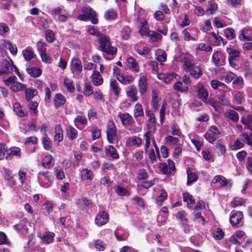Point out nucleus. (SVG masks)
<instances>
[{"instance_id": "3", "label": "nucleus", "mask_w": 252, "mask_h": 252, "mask_svg": "<svg viewBox=\"0 0 252 252\" xmlns=\"http://www.w3.org/2000/svg\"><path fill=\"white\" fill-rule=\"evenodd\" d=\"M226 52L228 54V60L229 64L232 67L237 65L240 58V50L233 48L231 46H227Z\"/></svg>"}, {"instance_id": "35", "label": "nucleus", "mask_w": 252, "mask_h": 252, "mask_svg": "<svg viewBox=\"0 0 252 252\" xmlns=\"http://www.w3.org/2000/svg\"><path fill=\"white\" fill-rule=\"evenodd\" d=\"M141 143V139L136 136L129 137L126 141V144L129 146H136L139 147Z\"/></svg>"}, {"instance_id": "1", "label": "nucleus", "mask_w": 252, "mask_h": 252, "mask_svg": "<svg viewBox=\"0 0 252 252\" xmlns=\"http://www.w3.org/2000/svg\"><path fill=\"white\" fill-rule=\"evenodd\" d=\"M105 28L95 30V36L98 38L99 44L98 48L108 55L114 56L117 53V48L112 45L110 38L105 34Z\"/></svg>"}, {"instance_id": "57", "label": "nucleus", "mask_w": 252, "mask_h": 252, "mask_svg": "<svg viewBox=\"0 0 252 252\" xmlns=\"http://www.w3.org/2000/svg\"><path fill=\"white\" fill-rule=\"evenodd\" d=\"M25 88L24 84L16 81L10 89L13 92H18L23 90Z\"/></svg>"}, {"instance_id": "16", "label": "nucleus", "mask_w": 252, "mask_h": 252, "mask_svg": "<svg viewBox=\"0 0 252 252\" xmlns=\"http://www.w3.org/2000/svg\"><path fill=\"white\" fill-rule=\"evenodd\" d=\"M23 56L26 61H30L32 59L36 58V55L33 50L30 47H27L22 51Z\"/></svg>"}, {"instance_id": "50", "label": "nucleus", "mask_w": 252, "mask_h": 252, "mask_svg": "<svg viewBox=\"0 0 252 252\" xmlns=\"http://www.w3.org/2000/svg\"><path fill=\"white\" fill-rule=\"evenodd\" d=\"M173 88L179 92H186L188 91V87L184 86L181 81H178L173 85Z\"/></svg>"}, {"instance_id": "46", "label": "nucleus", "mask_w": 252, "mask_h": 252, "mask_svg": "<svg viewBox=\"0 0 252 252\" xmlns=\"http://www.w3.org/2000/svg\"><path fill=\"white\" fill-rule=\"evenodd\" d=\"M117 16V14L113 9H109L104 13V17L107 20H112L115 19Z\"/></svg>"}, {"instance_id": "22", "label": "nucleus", "mask_w": 252, "mask_h": 252, "mask_svg": "<svg viewBox=\"0 0 252 252\" xmlns=\"http://www.w3.org/2000/svg\"><path fill=\"white\" fill-rule=\"evenodd\" d=\"M115 236L118 241H125L127 240L128 233L126 231H123L121 228H117L115 231Z\"/></svg>"}, {"instance_id": "60", "label": "nucleus", "mask_w": 252, "mask_h": 252, "mask_svg": "<svg viewBox=\"0 0 252 252\" xmlns=\"http://www.w3.org/2000/svg\"><path fill=\"white\" fill-rule=\"evenodd\" d=\"M37 50L39 52V54H40L41 53L46 52L47 50V45L46 43L38 41L37 42Z\"/></svg>"}, {"instance_id": "38", "label": "nucleus", "mask_w": 252, "mask_h": 252, "mask_svg": "<svg viewBox=\"0 0 252 252\" xmlns=\"http://www.w3.org/2000/svg\"><path fill=\"white\" fill-rule=\"evenodd\" d=\"M224 115L226 117L235 123H237L239 120L238 114L234 110H229L227 111L225 113Z\"/></svg>"}, {"instance_id": "31", "label": "nucleus", "mask_w": 252, "mask_h": 252, "mask_svg": "<svg viewBox=\"0 0 252 252\" xmlns=\"http://www.w3.org/2000/svg\"><path fill=\"white\" fill-rule=\"evenodd\" d=\"M53 158L49 155H46L42 160V165L46 168H49L54 165Z\"/></svg>"}, {"instance_id": "34", "label": "nucleus", "mask_w": 252, "mask_h": 252, "mask_svg": "<svg viewBox=\"0 0 252 252\" xmlns=\"http://www.w3.org/2000/svg\"><path fill=\"white\" fill-rule=\"evenodd\" d=\"M183 200L187 203V207L189 208H192L195 203L193 196L188 192L183 194Z\"/></svg>"}, {"instance_id": "23", "label": "nucleus", "mask_w": 252, "mask_h": 252, "mask_svg": "<svg viewBox=\"0 0 252 252\" xmlns=\"http://www.w3.org/2000/svg\"><path fill=\"white\" fill-rule=\"evenodd\" d=\"M65 102V98L61 93L56 94L54 98V103L56 108L63 105Z\"/></svg>"}, {"instance_id": "17", "label": "nucleus", "mask_w": 252, "mask_h": 252, "mask_svg": "<svg viewBox=\"0 0 252 252\" xmlns=\"http://www.w3.org/2000/svg\"><path fill=\"white\" fill-rule=\"evenodd\" d=\"M50 14L54 17H55L56 16H59V20L61 21H64L66 20L68 15L67 13H63L62 8L61 7H58L51 10L50 11Z\"/></svg>"}, {"instance_id": "32", "label": "nucleus", "mask_w": 252, "mask_h": 252, "mask_svg": "<svg viewBox=\"0 0 252 252\" xmlns=\"http://www.w3.org/2000/svg\"><path fill=\"white\" fill-rule=\"evenodd\" d=\"M208 36L210 42L215 45H219L221 41L223 40V38L221 36L217 35L214 32H210Z\"/></svg>"}, {"instance_id": "29", "label": "nucleus", "mask_w": 252, "mask_h": 252, "mask_svg": "<svg viewBox=\"0 0 252 252\" xmlns=\"http://www.w3.org/2000/svg\"><path fill=\"white\" fill-rule=\"evenodd\" d=\"M187 172L188 175V185H190L192 183L197 181V176L192 168H188Z\"/></svg>"}, {"instance_id": "62", "label": "nucleus", "mask_w": 252, "mask_h": 252, "mask_svg": "<svg viewBox=\"0 0 252 252\" xmlns=\"http://www.w3.org/2000/svg\"><path fill=\"white\" fill-rule=\"evenodd\" d=\"M148 36L151 38L153 42L160 40L162 37L160 33L154 31H151Z\"/></svg>"}, {"instance_id": "30", "label": "nucleus", "mask_w": 252, "mask_h": 252, "mask_svg": "<svg viewBox=\"0 0 252 252\" xmlns=\"http://www.w3.org/2000/svg\"><path fill=\"white\" fill-rule=\"evenodd\" d=\"M144 113L142 105L139 103H137L135 105L133 109L134 117L135 118L141 117L144 116Z\"/></svg>"}, {"instance_id": "33", "label": "nucleus", "mask_w": 252, "mask_h": 252, "mask_svg": "<svg viewBox=\"0 0 252 252\" xmlns=\"http://www.w3.org/2000/svg\"><path fill=\"white\" fill-rule=\"evenodd\" d=\"M27 72L32 77L36 78L41 75L42 71L39 67H32L27 68Z\"/></svg>"}, {"instance_id": "37", "label": "nucleus", "mask_w": 252, "mask_h": 252, "mask_svg": "<svg viewBox=\"0 0 252 252\" xmlns=\"http://www.w3.org/2000/svg\"><path fill=\"white\" fill-rule=\"evenodd\" d=\"M160 98H159L158 93L155 91L152 93V105L153 109L157 110L159 107V101Z\"/></svg>"}, {"instance_id": "64", "label": "nucleus", "mask_w": 252, "mask_h": 252, "mask_svg": "<svg viewBox=\"0 0 252 252\" xmlns=\"http://www.w3.org/2000/svg\"><path fill=\"white\" fill-rule=\"evenodd\" d=\"M241 122L247 127H249V126H252L251 125L252 124V115H248L247 118H242Z\"/></svg>"}, {"instance_id": "44", "label": "nucleus", "mask_w": 252, "mask_h": 252, "mask_svg": "<svg viewBox=\"0 0 252 252\" xmlns=\"http://www.w3.org/2000/svg\"><path fill=\"white\" fill-rule=\"evenodd\" d=\"M157 60L160 62L163 63L166 60V54L165 52L161 49H158L156 52Z\"/></svg>"}, {"instance_id": "54", "label": "nucleus", "mask_w": 252, "mask_h": 252, "mask_svg": "<svg viewBox=\"0 0 252 252\" xmlns=\"http://www.w3.org/2000/svg\"><path fill=\"white\" fill-rule=\"evenodd\" d=\"M197 51H202L205 52L212 51V48L209 45L204 43H200L197 44L196 48Z\"/></svg>"}, {"instance_id": "42", "label": "nucleus", "mask_w": 252, "mask_h": 252, "mask_svg": "<svg viewBox=\"0 0 252 252\" xmlns=\"http://www.w3.org/2000/svg\"><path fill=\"white\" fill-rule=\"evenodd\" d=\"M4 46L8 48L10 52L13 55H15L17 53V48L16 45L12 44L8 40H3Z\"/></svg>"}, {"instance_id": "20", "label": "nucleus", "mask_w": 252, "mask_h": 252, "mask_svg": "<svg viewBox=\"0 0 252 252\" xmlns=\"http://www.w3.org/2000/svg\"><path fill=\"white\" fill-rule=\"evenodd\" d=\"M243 217V215L241 212H238L232 214L230 217L229 219L230 223L234 226L237 225L240 223Z\"/></svg>"}, {"instance_id": "26", "label": "nucleus", "mask_w": 252, "mask_h": 252, "mask_svg": "<svg viewBox=\"0 0 252 252\" xmlns=\"http://www.w3.org/2000/svg\"><path fill=\"white\" fill-rule=\"evenodd\" d=\"M157 121H147L146 126L147 128V132L145 134L151 135L154 133L156 129Z\"/></svg>"}, {"instance_id": "10", "label": "nucleus", "mask_w": 252, "mask_h": 252, "mask_svg": "<svg viewBox=\"0 0 252 252\" xmlns=\"http://www.w3.org/2000/svg\"><path fill=\"white\" fill-rule=\"evenodd\" d=\"M109 219V214L105 211L99 212L95 216V224L101 226L105 224Z\"/></svg>"}, {"instance_id": "48", "label": "nucleus", "mask_w": 252, "mask_h": 252, "mask_svg": "<svg viewBox=\"0 0 252 252\" xmlns=\"http://www.w3.org/2000/svg\"><path fill=\"white\" fill-rule=\"evenodd\" d=\"M117 79L121 83L125 85L129 84L133 81V78L131 76L119 75Z\"/></svg>"}, {"instance_id": "43", "label": "nucleus", "mask_w": 252, "mask_h": 252, "mask_svg": "<svg viewBox=\"0 0 252 252\" xmlns=\"http://www.w3.org/2000/svg\"><path fill=\"white\" fill-rule=\"evenodd\" d=\"M150 32L147 25V21H144L142 22L141 27L139 30L140 34L142 36H148Z\"/></svg>"}, {"instance_id": "24", "label": "nucleus", "mask_w": 252, "mask_h": 252, "mask_svg": "<svg viewBox=\"0 0 252 252\" xmlns=\"http://www.w3.org/2000/svg\"><path fill=\"white\" fill-rule=\"evenodd\" d=\"M189 72L193 78L196 79L200 78L203 74L201 68L197 65H194L192 67Z\"/></svg>"}, {"instance_id": "51", "label": "nucleus", "mask_w": 252, "mask_h": 252, "mask_svg": "<svg viewBox=\"0 0 252 252\" xmlns=\"http://www.w3.org/2000/svg\"><path fill=\"white\" fill-rule=\"evenodd\" d=\"M225 35L229 40H232L235 38L236 34L235 30L231 28H228L224 31Z\"/></svg>"}, {"instance_id": "19", "label": "nucleus", "mask_w": 252, "mask_h": 252, "mask_svg": "<svg viewBox=\"0 0 252 252\" xmlns=\"http://www.w3.org/2000/svg\"><path fill=\"white\" fill-rule=\"evenodd\" d=\"M180 59V61L183 63V68L186 72H189L190 69L195 65L188 57H183Z\"/></svg>"}, {"instance_id": "18", "label": "nucleus", "mask_w": 252, "mask_h": 252, "mask_svg": "<svg viewBox=\"0 0 252 252\" xmlns=\"http://www.w3.org/2000/svg\"><path fill=\"white\" fill-rule=\"evenodd\" d=\"M197 92L199 97L204 102H206L207 101V98L208 96V92L207 90L204 88V86L201 84L199 83L197 85Z\"/></svg>"}, {"instance_id": "14", "label": "nucleus", "mask_w": 252, "mask_h": 252, "mask_svg": "<svg viewBox=\"0 0 252 252\" xmlns=\"http://www.w3.org/2000/svg\"><path fill=\"white\" fill-rule=\"evenodd\" d=\"M153 144L154 146L155 151L154 149H152L150 153L149 154V158L151 160V162L154 163L155 162H156L157 161V159H158L159 160L160 159V157L159 154V152L158 150V148L157 145L156 144V142L155 140H153L152 141Z\"/></svg>"}, {"instance_id": "49", "label": "nucleus", "mask_w": 252, "mask_h": 252, "mask_svg": "<svg viewBox=\"0 0 252 252\" xmlns=\"http://www.w3.org/2000/svg\"><path fill=\"white\" fill-rule=\"evenodd\" d=\"M110 88L116 95H119L120 89L118 87V83L115 79H111Z\"/></svg>"}, {"instance_id": "40", "label": "nucleus", "mask_w": 252, "mask_h": 252, "mask_svg": "<svg viewBox=\"0 0 252 252\" xmlns=\"http://www.w3.org/2000/svg\"><path fill=\"white\" fill-rule=\"evenodd\" d=\"M63 85L67 91L73 93L75 91V87L73 81L68 78H65L63 80Z\"/></svg>"}, {"instance_id": "58", "label": "nucleus", "mask_w": 252, "mask_h": 252, "mask_svg": "<svg viewBox=\"0 0 252 252\" xmlns=\"http://www.w3.org/2000/svg\"><path fill=\"white\" fill-rule=\"evenodd\" d=\"M187 217V214L184 211H179L176 215V218L183 222H187L188 219Z\"/></svg>"}, {"instance_id": "4", "label": "nucleus", "mask_w": 252, "mask_h": 252, "mask_svg": "<svg viewBox=\"0 0 252 252\" xmlns=\"http://www.w3.org/2000/svg\"><path fill=\"white\" fill-rule=\"evenodd\" d=\"M106 132L107 139L109 143H113L118 140V137L116 133V127L112 121H109L108 122Z\"/></svg>"}, {"instance_id": "55", "label": "nucleus", "mask_w": 252, "mask_h": 252, "mask_svg": "<svg viewBox=\"0 0 252 252\" xmlns=\"http://www.w3.org/2000/svg\"><path fill=\"white\" fill-rule=\"evenodd\" d=\"M67 135L71 140L75 139L77 135V131L74 127L69 126L66 129Z\"/></svg>"}, {"instance_id": "56", "label": "nucleus", "mask_w": 252, "mask_h": 252, "mask_svg": "<svg viewBox=\"0 0 252 252\" xmlns=\"http://www.w3.org/2000/svg\"><path fill=\"white\" fill-rule=\"evenodd\" d=\"M81 177L83 180H92L93 178V173L91 170L85 169L81 172Z\"/></svg>"}, {"instance_id": "13", "label": "nucleus", "mask_w": 252, "mask_h": 252, "mask_svg": "<svg viewBox=\"0 0 252 252\" xmlns=\"http://www.w3.org/2000/svg\"><path fill=\"white\" fill-rule=\"evenodd\" d=\"M147 78L145 75H142L139 79L138 87L141 95L145 94L147 90Z\"/></svg>"}, {"instance_id": "2", "label": "nucleus", "mask_w": 252, "mask_h": 252, "mask_svg": "<svg viewBox=\"0 0 252 252\" xmlns=\"http://www.w3.org/2000/svg\"><path fill=\"white\" fill-rule=\"evenodd\" d=\"M37 178L40 186L45 188L50 187L54 181V176L49 171L39 172Z\"/></svg>"}, {"instance_id": "6", "label": "nucleus", "mask_w": 252, "mask_h": 252, "mask_svg": "<svg viewBox=\"0 0 252 252\" xmlns=\"http://www.w3.org/2000/svg\"><path fill=\"white\" fill-rule=\"evenodd\" d=\"M0 68L2 69L3 72L8 73L13 71V68H15L16 73L18 75V69L14 65L11 60H4L0 63Z\"/></svg>"}, {"instance_id": "7", "label": "nucleus", "mask_w": 252, "mask_h": 252, "mask_svg": "<svg viewBox=\"0 0 252 252\" xmlns=\"http://www.w3.org/2000/svg\"><path fill=\"white\" fill-rule=\"evenodd\" d=\"M70 67L73 73L76 74L80 73L83 69V66L81 60L75 57L72 58L70 61Z\"/></svg>"}, {"instance_id": "59", "label": "nucleus", "mask_w": 252, "mask_h": 252, "mask_svg": "<svg viewBox=\"0 0 252 252\" xmlns=\"http://www.w3.org/2000/svg\"><path fill=\"white\" fill-rule=\"evenodd\" d=\"M116 192L121 196H128L129 193L127 190L124 187L118 186L115 189Z\"/></svg>"}, {"instance_id": "36", "label": "nucleus", "mask_w": 252, "mask_h": 252, "mask_svg": "<svg viewBox=\"0 0 252 252\" xmlns=\"http://www.w3.org/2000/svg\"><path fill=\"white\" fill-rule=\"evenodd\" d=\"M55 140L58 142H61L62 141L63 138V131L60 125H57L55 127Z\"/></svg>"}, {"instance_id": "28", "label": "nucleus", "mask_w": 252, "mask_h": 252, "mask_svg": "<svg viewBox=\"0 0 252 252\" xmlns=\"http://www.w3.org/2000/svg\"><path fill=\"white\" fill-rule=\"evenodd\" d=\"M55 234L51 232H46L41 237L42 242L45 244H49L52 243L54 240Z\"/></svg>"}, {"instance_id": "12", "label": "nucleus", "mask_w": 252, "mask_h": 252, "mask_svg": "<svg viewBox=\"0 0 252 252\" xmlns=\"http://www.w3.org/2000/svg\"><path fill=\"white\" fill-rule=\"evenodd\" d=\"M137 90L136 87L134 85L128 86L126 89V96L132 101L136 102L138 100L137 96Z\"/></svg>"}, {"instance_id": "52", "label": "nucleus", "mask_w": 252, "mask_h": 252, "mask_svg": "<svg viewBox=\"0 0 252 252\" xmlns=\"http://www.w3.org/2000/svg\"><path fill=\"white\" fill-rule=\"evenodd\" d=\"M37 94V91L35 89H26L25 90L26 99L27 101H30Z\"/></svg>"}, {"instance_id": "9", "label": "nucleus", "mask_w": 252, "mask_h": 252, "mask_svg": "<svg viewBox=\"0 0 252 252\" xmlns=\"http://www.w3.org/2000/svg\"><path fill=\"white\" fill-rule=\"evenodd\" d=\"M238 37L242 41H252V28L245 27L241 29L239 32Z\"/></svg>"}, {"instance_id": "47", "label": "nucleus", "mask_w": 252, "mask_h": 252, "mask_svg": "<svg viewBox=\"0 0 252 252\" xmlns=\"http://www.w3.org/2000/svg\"><path fill=\"white\" fill-rule=\"evenodd\" d=\"M236 77V75L232 72H228L224 75L222 76L220 79L224 81L226 83H229Z\"/></svg>"}, {"instance_id": "8", "label": "nucleus", "mask_w": 252, "mask_h": 252, "mask_svg": "<svg viewBox=\"0 0 252 252\" xmlns=\"http://www.w3.org/2000/svg\"><path fill=\"white\" fill-rule=\"evenodd\" d=\"M220 134L218 128L215 126H211L204 137L209 142L212 143L218 138Z\"/></svg>"}, {"instance_id": "5", "label": "nucleus", "mask_w": 252, "mask_h": 252, "mask_svg": "<svg viewBox=\"0 0 252 252\" xmlns=\"http://www.w3.org/2000/svg\"><path fill=\"white\" fill-rule=\"evenodd\" d=\"M81 13L78 16V19L82 21L91 20L92 23H94V11L90 7L84 6L81 9Z\"/></svg>"}, {"instance_id": "61", "label": "nucleus", "mask_w": 252, "mask_h": 252, "mask_svg": "<svg viewBox=\"0 0 252 252\" xmlns=\"http://www.w3.org/2000/svg\"><path fill=\"white\" fill-rule=\"evenodd\" d=\"M167 193L166 191L161 189L160 190V194L157 197V202L158 205H160L161 203L164 201L167 198Z\"/></svg>"}, {"instance_id": "63", "label": "nucleus", "mask_w": 252, "mask_h": 252, "mask_svg": "<svg viewBox=\"0 0 252 252\" xmlns=\"http://www.w3.org/2000/svg\"><path fill=\"white\" fill-rule=\"evenodd\" d=\"M244 146V144L240 140L237 139L235 140L233 145L231 146V149L233 151L238 150L242 148Z\"/></svg>"}, {"instance_id": "11", "label": "nucleus", "mask_w": 252, "mask_h": 252, "mask_svg": "<svg viewBox=\"0 0 252 252\" xmlns=\"http://www.w3.org/2000/svg\"><path fill=\"white\" fill-rule=\"evenodd\" d=\"M212 61L216 66H222L225 63V57L220 51H216L214 52L212 56Z\"/></svg>"}, {"instance_id": "45", "label": "nucleus", "mask_w": 252, "mask_h": 252, "mask_svg": "<svg viewBox=\"0 0 252 252\" xmlns=\"http://www.w3.org/2000/svg\"><path fill=\"white\" fill-rule=\"evenodd\" d=\"M105 150L107 154H109L114 159L119 158V155L117 150L112 146L108 145L105 147Z\"/></svg>"}, {"instance_id": "53", "label": "nucleus", "mask_w": 252, "mask_h": 252, "mask_svg": "<svg viewBox=\"0 0 252 252\" xmlns=\"http://www.w3.org/2000/svg\"><path fill=\"white\" fill-rule=\"evenodd\" d=\"M54 174L58 180H62L65 178V175L63 169L61 167H56L54 169Z\"/></svg>"}, {"instance_id": "27", "label": "nucleus", "mask_w": 252, "mask_h": 252, "mask_svg": "<svg viewBox=\"0 0 252 252\" xmlns=\"http://www.w3.org/2000/svg\"><path fill=\"white\" fill-rule=\"evenodd\" d=\"M118 29L121 32L120 36L123 39L126 40L129 37L131 30L128 27L121 26L120 28L118 27Z\"/></svg>"}, {"instance_id": "21", "label": "nucleus", "mask_w": 252, "mask_h": 252, "mask_svg": "<svg viewBox=\"0 0 252 252\" xmlns=\"http://www.w3.org/2000/svg\"><path fill=\"white\" fill-rule=\"evenodd\" d=\"M126 63L129 68L132 69L135 72H138L139 71V65L134 58L131 57L128 58L126 60Z\"/></svg>"}, {"instance_id": "41", "label": "nucleus", "mask_w": 252, "mask_h": 252, "mask_svg": "<svg viewBox=\"0 0 252 252\" xmlns=\"http://www.w3.org/2000/svg\"><path fill=\"white\" fill-rule=\"evenodd\" d=\"M13 110L16 114L20 117L26 116L27 112L23 110L19 102L14 103L13 105Z\"/></svg>"}, {"instance_id": "25", "label": "nucleus", "mask_w": 252, "mask_h": 252, "mask_svg": "<svg viewBox=\"0 0 252 252\" xmlns=\"http://www.w3.org/2000/svg\"><path fill=\"white\" fill-rule=\"evenodd\" d=\"M119 117L123 124L126 126H130L133 121L131 116L127 113L120 114L119 115Z\"/></svg>"}, {"instance_id": "39", "label": "nucleus", "mask_w": 252, "mask_h": 252, "mask_svg": "<svg viewBox=\"0 0 252 252\" xmlns=\"http://www.w3.org/2000/svg\"><path fill=\"white\" fill-rule=\"evenodd\" d=\"M76 204L79 208L83 210L86 208L89 207L90 202L86 198H82L81 199H78L76 202Z\"/></svg>"}, {"instance_id": "15", "label": "nucleus", "mask_w": 252, "mask_h": 252, "mask_svg": "<svg viewBox=\"0 0 252 252\" xmlns=\"http://www.w3.org/2000/svg\"><path fill=\"white\" fill-rule=\"evenodd\" d=\"M177 75L174 72L170 73H159L158 74V78L166 84L170 83Z\"/></svg>"}]
</instances>
